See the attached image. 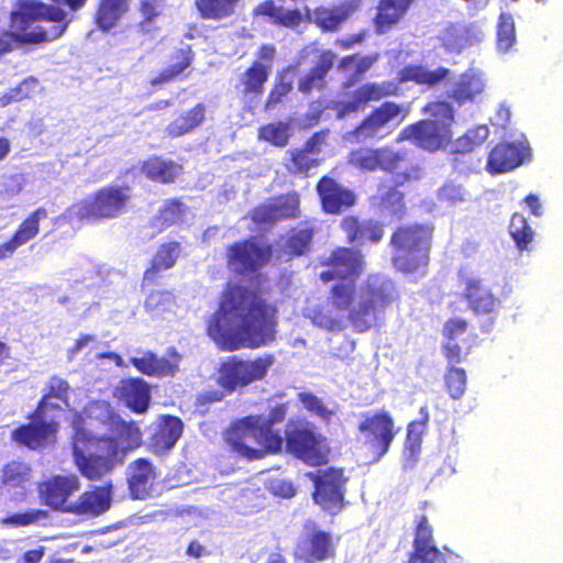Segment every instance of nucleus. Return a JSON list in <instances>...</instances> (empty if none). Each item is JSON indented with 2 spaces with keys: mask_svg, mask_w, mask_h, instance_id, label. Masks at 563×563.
<instances>
[{
  "mask_svg": "<svg viewBox=\"0 0 563 563\" xmlns=\"http://www.w3.org/2000/svg\"><path fill=\"white\" fill-rule=\"evenodd\" d=\"M322 283L334 282L327 295L328 306H316L309 318L311 322L329 332H341L349 323L357 333L375 327L380 314L399 300L395 282L379 273L369 274L357 286V279L366 268L361 250L351 246H336L320 263Z\"/></svg>",
  "mask_w": 563,
  "mask_h": 563,
  "instance_id": "nucleus-1",
  "label": "nucleus"
},
{
  "mask_svg": "<svg viewBox=\"0 0 563 563\" xmlns=\"http://www.w3.org/2000/svg\"><path fill=\"white\" fill-rule=\"evenodd\" d=\"M277 324L278 309L261 289L229 284L208 319L207 334L222 351L258 349L276 340Z\"/></svg>",
  "mask_w": 563,
  "mask_h": 563,
  "instance_id": "nucleus-2",
  "label": "nucleus"
},
{
  "mask_svg": "<svg viewBox=\"0 0 563 563\" xmlns=\"http://www.w3.org/2000/svg\"><path fill=\"white\" fill-rule=\"evenodd\" d=\"M109 429L113 433L95 434L76 426L71 437V454L78 472L89 481H99L122 464L126 454L143 443V432L134 420H124L109 405Z\"/></svg>",
  "mask_w": 563,
  "mask_h": 563,
  "instance_id": "nucleus-3",
  "label": "nucleus"
},
{
  "mask_svg": "<svg viewBox=\"0 0 563 563\" xmlns=\"http://www.w3.org/2000/svg\"><path fill=\"white\" fill-rule=\"evenodd\" d=\"M449 73V69L445 67L429 70L421 65H407L398 71L397 82L393 80L372 81L357 87L349 100L339 102L336 108L338 117L344 118L351 113L364 110L371 102L399 96L401 92L399 84L413 81L418 85L432 87L445 79Z\"/></svg>",
  "mask_w": 563,
  "mask_h": 563,
  "instance_id": "nucleus-4",
  "label": "nucleus"
},
{
  "mask_svg": "<svg viewBox=\"0 0 563 563\" xmlns=\"http://www.w3.org/2000/svg\"><path fill=\"white\" fill-rule=\"evenodd\" d=\"M434 225L413 222L398 225L391 233V263L404 274H426L430 263Z\"/></svg>",
  "mask_w": 563,
  "mask_h": 563,
  "instance_id": "nucleus-5",
  "label": "nucleus"
},
{
  "mask_svg": "<svg viewBox=\"0 0 563 563\" xmlns=\"http://www.w3.org/2000/svg\"><path fill=\"white\" fill-rule=\"evenodd\" d=\"M131 199L129 185H106L95 190L89 198L73 203L71 210L79 221L111 220L119 218L129 209Z\"/></svg>",
  "mask_w": 563,
  "mask_h": 563,
  "instance_id": "nucleus-6",
  "label": "nucleus"
},
{
  "mask_svg": "<svg viewBox=\"0 0 563 563\" xmlns=\"http://www.w3.org/2000/svg\"><path fill=\"white\" fill-rule=\"evenodd\" d=\"M273 363L272 354H264L254 360H243L238 355L228 356L219 364L217 383L227 394H232L239 388L264 379Z\"/></svg>",
  "mask_w": 563,
  "mask_h": 563,
  "instance_id": "nucleus-7",
  "label": "nucleus"
},
{
  "mask_svg": "<svg viewBox=\"0 0 563 563\" xmlns=\"http://www.w3.org/2000/svg\"><path fill=\"white\" fill-rule=\"evenodd\" d=\"M306 476L312 482V500L324 512L335 516L345 507V492L347 477L344 468L330 466L314 472H307Z\"/></svg>",
  "mask_w": 563,
  "mask_h": 563,
  "instance_id": "nucleus-8",
  "label": "nucleus"
},
{
  "mask_svg": "<svg viewBox=\"0 0 563 563\" xmlns=\"http://www.w3.org/2000/svg\"><path fill=\"white\" fill-rule=\"evenodd\" d=\"M408 114L409 106L386 100L373 108L350 135L358 143L383 139L394 126L400 125Z\"/></svg>",
  "mask_w": 563,
  "mask_h": 563,
  "instance_id": "nucleus-9",
  "label": "nucleus"
},
{
  "mask_svg": "<svg viewBox=\"0 0 563 563\" xmlns=\"http://www.w3.org/2000/svg\"><path fill=\"white\" fill-rule=\"evenodd\" d=\"M273 256V246L262 244L255 238L233 242L225 249L227 268L239 276L257 273L266 266Z\"/></svg>",
  "mask_w": 563,
  "mask_h": 563,
  "instance_id": "nucleus-10",
  "label": "nucleus"
},
{
  "mask_svg": "<svg viewBox=\"0 0 563 563\" xmlns=\"http://www.w3.org/2000/svg\"><path fill=\"white\" fill-rule=\"evenodd\" d=\"M357 430L364 435V444L374 462L387 454L398 433L393 416L384 409L365 413Z\"/></svg>",
  "mask_w": 563,
  "mask_h": 563,
  "instance_id": "nucleus-11",
  "label": "nucleus"
},
{
  "mask_svg": "<svg viewBox=\"0 0 563 563\" xmlns=\"http://www.w3.org/2000/svg\"><path fill=\"white\" fill-rule=\"evenodd\" d=\"M22 21L26 24L47 21L54 23L51 30H35L23 35L22 41L25 43H43L52 42L59 38L68 27L66 12L58 5L47 4L41 1H31L24 3L21 9Z\"/></svg>",
  "mask_w": 563,
  "mask_h": 563,
  "instance_id": "nucleus-12",
  "label": "nucleus"
},
{
  "mask_svg": "<svg viewBox=\"0 0 563 563\" xmlns=\"http://www.w3.org/2000/svg\"><path fill=\"white\" fill-rule=\"evenodd\" d=\"M329 129L313 132L301 146L286 151L283 166L295 177L308 178L323 162L321 153L328 144Z\"/></svg>",
  "mask_w": 563,
  "mask_h": 563,
  "instance_id": "nucleus-13",
  "label": "nucleus"
},
{
  "mask_svg": "<svg viewBox=\"0 0 563 563\" xmlns=\"http://www.w3.org/2000/svg\"><path fill=\"white\" fill-rule=\"evenodd\" d=\"M285 442L287 451L309 466H321L329 461L330 448L327 439L311 428H289L285 434Z\"/></svg>",
  "mask_w": 563,
  "mask_h": 563,
  "instance_id": "nucleus-14",
  "label": "nucleus"
},
{
  "mask_svg": "<svg viewBox=\"0 0 563 563\" xmlns=\"http://www.w3.org/2000/svg\"><path fill=\"white\" fill-rule=\"evenodd\" d=\"M336 555V541L331 532L320 529L312 520L303 525V534L294 549V556L302 563L332 560Z\"/></svg>",
  "mask_w": 563,
  "mask_h": 563,
  "instance_id": "nucleus-15",
  "label": "nucleus"
},
{
  "mask_svg": "<svg viewBox=\"0 0 563 563\" xmlns=\"http://www.w3.org/2000/svg\"><path fill=\"white\" fill-rule=\"evenodd\" d=\"M80 481L76 474L52 475L37 484V495L42 505L51 510L70 514L71 497L79 492Z\"/></svg>",
  "mask_w": 563,
  "mask_h": 563,
  "instance_id": "nucleus-16",
  "label": "nucleus"
},
{
  "mask_svg": "<svg viewBox=\"0 0 563 563\" xmlns=\"http://www.w3.org/2000/svg\"><path fill=\"white\" fill-rule=\"evenodd\" d=\"M316 192L320 207L327 214H341L357 203V194L330 175L318 179Z\"/></svg>",
  "mask_w": 563,
  "mask_h": 563,
  "instance_id": "nucleus-17",
  "label": "nucleus"
},
{
  "mask_svg": "<svg viewBox=\"0 0 563 563\" xmlns=\"http://www.w3.org/2000/svg\"><path fill=\"white\" fill-rule=\"evenodd\" d=\"M30 422L22 423L11 432V440L19 445L37 451L55 443L59 429L54 419L27 418Z\"/></svg>",
  "mask_w": 563,
  "mask_h": 563,
  "instance_id": "nucleus-18",
  "label": "nucleus"
},
{
  "mask_svg": "<svg viewBox=\"0 0 563 563\" xmlns=\"http://www.w3.org/2000/svg\"><path fill=\"white\" fill-rule=\"evenodd\" d=\"M400 140H407L418 147L435 152L451 142V129L444 128L437 121L419 120L407 125L400 133Z\"/></svg>",
  "mask_w": 563,
  "mask_h": 563,
  "instance_id": "nucleus-19",
  "label": "nucleus"
},
{
  "mask_svg": "<svg viewBox=\"0 0 563 563\" xmlns=\"http://www.w3.org/2000/svg\"><path fill=\"white\" fill-rule=\"evenodd\" d=\"M340 229L351 245L378 244L385 235V224L373 218L347 214L340 220Z\"/></svg>",
  "mask_w": 563,
  "mask_h": 563,
  "instance_id": "nucleus-20",
  "label": "nucleus"
},
{
  "mask_svg": "<svg viewBox=\"0 0 563 563\" xmlns=\"http://www.w3.org/2000/svg\"><path fill=\"white\" fill-rule=\"evenodd\" d=\"M253 422V416L244 417L231 423L223 433L229 450L250 461L263 457V451L254 446Z\"/></svg>",
  "mask_w": 563,
  "mask_h": 563,
  "instance_id": "nucleus-21",
  "label": "nucleus"
},
{
  "mask_svg": "<svg viewBox=\"0 0 563 563\" xmlns=\"http://www.w3.org/2000/svg\"><path fill=\"white\" fill-rule=\"evenodd\" d=\"M70 384L67 379L52 375L43 389L42 398L27 418H43L48 412H63L70 407Z\"/></svg>",
  "mask_w": 563,
  "mask_h": 563,
  "instance_id": "nucleus-22",
  "label": "nucleus"
},
{
  "mask_svg": "<svg viewBox=\"0 0 563 563\" xmlns=\"http://www.w3.org/2000/svg\"><path fill=\"white\" fill-rule=\"evenodd\" d=\"M445 563L444 554L434 543L433 529L426 515L416 521L412 551L405 563Z\"/></svg>",
  "mask_w": 563,
  "mask_h": 563,
  "instance_id": "nucleus-23",
  "label": "nucleus"
},
{
  "mask_svg": "<svg viewBox=\"0 0 563 563\" xmlns=\"http://www.w3.org/2000/svg\"><path fill=\"white\" fill-rule=\"evenodd\" d=\"M113 397L134 413H145L151 405V386L141 377L121 379L113 390Z\"/></svg>",
  "mask_w": 563,
  "mask_h": 563,
  "instance_id": "nucleus-24",
  "label": "nucleus"
},
{
  "mask_svg": "<svg viewBox=\"0 0 563 563\" xmlns=\"http://www.w3.org/2000/svg\"><path fill=\"white\" fill-rule=\"evenodd\" d=\"M463 298L468 309L476 316H488L490 319L497 313L500 300L492 289L479 278L465 279Z\"/></svg>",
  "mask_w": 563,
  "mask_h": 563,
  "instance_id": "nucleus-25",
  "label": "nucleus"
},
{
  "mask_svg": "<svg viewBox=\"0 0 563 563\" xmlns=\"http://www.w3.org/2000/svg\"><path fill=\"white\" fill-rule=\"evenodd\" d=\"M361 3L362 0H345L333 7H316L309 21L323 33L338 32L343 23L360 9Z\"/></svg>",
  "mask_w": 563,
  "mask_h": 563,
  "instance_id": "nucleus-26",
  "label": "nucleus"
},
{
  "mask_svg": "<svg viewBox=\"0 0 563 563\" xmlns=\"http://www.w3.org/2000/svg\"><path fill=\"white\" fill-rule=\"evenodd\" d=\"M113 484L111 481L103 485L93 486L81 493L69 508L71 515L97 517L111 507Z\"/></svg>",
  "mask_w": 563,
  "mask_h": 563,
  "instance_id": "nucleus-27",
  "label": "nucleus"
},
{
  "mask_svg": "<svg viewBox=\"0 0 563 563\" xmlns=\"http://www.w3.org/2000/svg\"><path fill=\"white\" fill-rule=\"evenodd\" d=\"M48 217L44 207L29 213L9 240L0 244V261L11 257L18 249L32 241L40 233V222Z\"/></svg>",
  "mask_w": 563,
  "mask_h": 563,
  "instance_id": "nucleus-28",
  "label": "nucleus"
},
{
  "mask_svg": "<svg viewBox=\"0 0 563 563\" xmlns=\"http://www.w3.org/2000/svg\"><path fill=\"white\" fill-rule=\"evenodd\" d=\"M157 473L153 463L139 457L129 465L128 488L132 499L144 500L153 495Z\"/></svg>",
  "mask_w": 563,
  "mask_h": 563,
  "instance_id": "nucleus-29",
  "label": "nucleus"
},
{
  "mask_svg": "<svg viewBox=\"0 0 563 563\" xmlns=\"http://www.w3.org/2000/svg\"><path fill=\"white\" fill-rule=\"evenodd\" d=\"M384 172L390 174L396 186H408L423 176V168L407 151L391 147Z\"/></svg>",
  "mask_w": 563,
  "mask_h": 563,
  "instance_id": "nucleus-30",
  "label": "nucleus"
},
{
  "mask_svg": "<svg viewBox=\"0 0 563 563\" xmlns=\"http://www.w3.org/2000/svg\"><path fill=\"white\" fill-rule=\"evenodd\" d=\"M529 156L528 148L518 143L501 142L488 154L486 169L492 175L503 174L520 166Z\"/></svg>",
  "mask_w": 563,
  "mask_h": 563,
  "instance_id": "nucleus-31",
  "label": "nucleus"
},
{
  "mask_svg": "<svg viewBox=\"0 0 563 563\" xmlns=\"http://www.w3.org/2000/svg\"><path fill=\"white\" fill-rule=\"evenodd\" d=\"M271 65L254 60L238 78L235 90L243 101L260 98L271 74Z\"/></svg>",
  "mask_w": 563,
  "mask_h": 563,
  "instance_id": "nucleus-32",
  "label": "nucleus"
},
{
  "mask_svg": "<svg viewBox=\"0 0 563 563\" xmlns=\"http://www.w3.org/2000/svg\"><path fill=\"white\" fill-rule=\"evenodd\" d=\"M285 416L284 406H278L273 412L272 419H263L253 416L254 428V444H258V450L263 451V456L266 452L277 453L282 450L284 439L278 431L274 430V421L283 420Z\"/></svg>",
  "mask_w": 563,
  "mask_h": 563,
  "instance_id": "nucleus-33",
  "label": "nucleus"
},
{
  "mask_svg": "<svg viewBox=\"0 0 563 563\" xmlns=\"http://www.w3.org/2000/svg\"><path fill=\"white\" fill-rule=\"evenodd\" d=\"M184 431V423L180 418L165 415L162 416L148 439L150 448L157 454H163L175 446Z\"/></svg>",
  "mask_w": 563,
  "mask_h": 563,
  "instance_id": "nucleus-34",
  "label": "nucleus"
},
{
  "mask_svg": "<svg viewBox=\"0 0 563 563\" xmlns=\"http://www.w3.org/2000/svg\"><path fill=\"white\" fill-rule=\"evenodd\" d=\"M181 253L183 246L178 241L161 243L143 273V284H152L159 277L162 272L172 269L177 264Z\"/></svg>",
  "mask_w": 563,
  "mask_h": 563,
  "instance_id": "nucleus-35",
  "label": "nucleus"
},
{
  "mask_svg": "<svg viewBox=\"0 0 563 563\" xmlns=\"http://www.w3.org/2000/svg\"><path fill=\"white\" fill-rule=\"evenodd\" d=\"M335 58L336 55L331 49L322 51L316 64L307 74L299 78L297 82L298 91L303 96H310L313 90H324L327 87V75L332 69Z\"/></svg>",
  "mask_w": 563,
  "mask_h": 563,
  "instance_id": "nucleus-36",
  "label": "nucleus"
},
{
  "mask_svg": "<svg viewBox=\"0 0 563 563\" xmlns=\"http://www.w3.org/2000/svg\"><path fill=\"white\" fill-rule=\"evenodd\" d=\"M415 0H378L373 25L376 34H386L407 14Z\"/></svg>",
  "mask_w": 563,
  "mask_h": 563,
  "instance_id": "nucleus-37",
  "label": "nucleus"
},
{
  "mask_svg": "<svg viewBox=\"0 0 563 563\" xmlns=\"http://www.w3.org/2000/svg\"><path fill=\"white\" fill-rule=\"evenodd\" d=\"M254 16H264L279 27L297 29L305 21L303 14L298 8L286 9L277 5L274 0H264L253 9Z\"/></svg>",
  "mask_w": 563,
  "mask_h": 563,
  "instance_id": "nucleus-38",
  "label": "nucleus"
},
{
  "mask_svg": "<svg viewBox=\"0 0 563 563\" xmlns=\"http://www.w3.org/2000/svg\"><path fill=\"white\" fill-rule=\"evenodd\" d=\"M140 172L154 183L167 185L181 175L183 166L161 155H151L141 163Z\"/></svg>",
  "mask_w": 563,
  "mask_h": 563,
  "instance_id": "nucleus-39",
  "label": "nucleus"
},
{
  "mask_svg": "<svg viewBox=\"0 0 563 563\" xmlns=\"http://www.w3.org/2000/svg\"><path fill=\"white\" fill-rule=\"evenodd\" d=\"M174 355L175 358L172 361L166 357H159L155 353L147 351L141 356L131 357L129 362L141 374L150 377L175 376L178 372L179 356L176 352Z\"/></svg>",
  "mask_w": 563,
  "mask_h": 563,
  "instance_id": "nucleus-40",
  "label": "nucleus"
},
{
  "mask_svg": "<svg viewBox=\"0 0 563 563\" xmlns=\"http://www.w3.org/2000/svg\"><path fill=\"white\" fill-rule=\"evenodd\" d=\"M391 146L358 147L350 152L347 163L362 170H384L388 161Z\"/></svg>",
  "mask_w": 563,
  "mask_h": 563,
  "instance_id": "nucleus-41",
  "label": "nucleus"
},
{
  "mask_svg": "<svg viewBox=\"0 0 563 563\" xmlns=\"http://www.w3.org/2000/svg\"><path fill=\"white\" fill-rule=\"evenodd\" d=\"M207 107L202 102L180 113L165 128V134L169 139H178L194 132L206 120Z\"/></svg>",
  "mask_w": 563,
  "mask_h": 563,
  "instance_id": "nucleus-42",
  "label": "nucleus"
},
{
  "mask_svg": "<svg viewBox=\"0 0 563 563\" xmlns=\"http://www.w3.org/2000/svg\"><path fill=\"white\" fill-rule=\"evenodd\" d=\"M316 232V221L305 220L300 222L298 227L288 232L283 252L289 258L303 255L309 250Z\"/></svg>",
  "mask_w": 563,
  "mask_h": 563,
  "instance_id": "nucleus-43",
  "label": "nucleus"
},
{
  "mask_svg": "<svg viewBox=\"0 0 563 563\" xmlns=\"http://www.w3.org/2000/svg\"><path fill=\"white\" fill-rule=\"evenodd\" d=\"M128 10V0H100L93 19L97 29L109 32L119 23Z\"/></svg>",
  "mask_w": 563,
  "mask_h": 563,
  "instance_id": "nucleus-44",
  "label": "nucleus"
},
{
  "mask_svg": "<svg viewBox=\"0 0 563 563\" xmlns=\"http://www.w3.org/2000/svg\"><path fill=\"white\" fill-rule=\"evenodd\" d=\"M194 57L195 54L189 46L176 49L169 57V65L151 79V85L161 86L175 80L191 65Z\"/></svg>",
  "mask_w": 563,
  "mask_h": 563,
  "instance_id": "nucleus-45",
  "label": "nucleus"
},
{
  "mask_svg": "<svg viewBox=\"0 0 563 563\" xmlns=\"http://www.w3.org/2000/svg\"><path fill=\"white\" fill-rule=\"evenodd\" d=\"M294 67L289 66L277 71L274 82L264 102L266 111L275 110L283 103L294 89Z\"/></svg>",
  "mask_w": 563,
  "mask_h": 563,
  "instance_id": "nucleus-46",
  "label": "nucleus"
},
{
  "mask_svg": "<svg viewBox=\"0 0 563 563\" xmlns=\"http://www.w3.org/2000/svg\"><path fill=\"white\" fill-rule=\"evenodd\" d=\"M32 466L23 460L7 462L1 468L0 484L10 488H21L32 478Z\"/></svg>",
  "mask_w": 563,
  "mask_h": 563,
  "instance_id": "nucleus-47",
  "label": "nucleus"
},
{
  "mask_svg": "<svg viewBox=\"0 0 563 563\" xmlns=\"http://www.w3.org/2000/svg\"><path fill=\"white\" fill-rule=\"evenodd\" d=\"M476 41L472 27L464 24H451L442 33L441 42L445 49L460 53Z\"/></svg>",
  "mask_w": 563,
  "mask_h": 563,
  "instance_id": "nucleus-48",
  "label": "nucleus"
},
{
  "mask_svg": "<svg viewBox=\"0 0 563 563\" xmlns=\"http://www.w3.org/2000/svg\"><path fill=\"white\" fill-rule=\"evenodd\" d=\"M380 54L378 52L368 55L360 56L358 54H351L343 56L339 62V69L347 71L353 68V73L349 79L350 84L360 81L364 75L379 60Z\"/></svg>",
  "mask_w": 563,
  "mask_h": 563,
  "instance_id": "nucleus-49",
  "label": "nucleus"
},
{
  "mask_svg": "<svg viewBox=\"0 0 563 563\" xmlns=\"http://www.w3.org/2000/svg\"><path fill=\"white\" fill-rule=\"evenodd\" d=\"M484 90L483 80L474 74H462L460 79L455 82L450 98L462 104L466 101H472L477 95Z\"/></svg>",
  "mask_w": 563,
  "mask_h": 563,
  "instance_id": "nucleus-50",
  "label": "nucleus"
},
{
  "mask_svg": "<svg viewBox=\"0 0 563 563\" xmlns=\"http://www.w3.org/2000/svg\"><path fill=\"white\" fill-rule=\"evenodd\" d=\"M240 0H195L196 9L206 20H222L231 16Z\"/></svg>",
  "mask_w": 563,
  "mask_h": 563,
  "instance_id": "nucleus-51",
  "label": "nucleus"
},
{
  "mask_svg": "<svg viewBox=\"0 0 563 563\" xmlns=\"http://www.w3.org/2000/svg\"><path fill=\"white\" fill-rule=\"evenodd\" d=\"M419 415V419L412 420L407 424L405 448L410 452L411 455L418 454L421 449L422 437L426 433L430 419L429 408L427 405L420 407Z\"/></svg>",
  "mask_w": 563,
  "mask_h": 563,
  "instance_id": "nucleus-52",
  "label": "nucleus"
},
{
  "mask_svg": "<svg viewBox=\"0 0 563 563\" xmlns=\"http://www.w3.org/2000/svg\"><path fill=\"white\" fill-rule=\"evenodd\" d=\"M290 136V124L285 121H273L258 128L257 139L275 147H285L289 143Z\"/></svg>",
  "mask_w": 563,
  "mask_h": 563,
  "instance_id": "nucleus-53",
  "label": "nucleus"
},
{
  "mask_svg": "<svg viewBox=\"0 0 563 563\" xmlns=\"http://www.w3.org/2000/svg\"><path fill=\"white\" fill-rule=\"evenodd\" d=\"M272 201L278 221L297 219L300 217V195L296 190L280 194Z\"/></svg>",
  "mask_w": 563,
  "mask_h": 563,
  "instance_id": "nucleus-54",
  "label": "nucleus"
},
{
  "mask_svg": "<svg viewBox=\"0 0 563 563\" xmlns=\"http://www.w3.org/2000/svg\"><path fill=\"white\" fill-rule=\"evenodd\" d=\"M400 186L393 184L391 186L379 188V207L387 210L393 217L402 219L406 214L405 196L398 190Z\"/></svg>",
  "mask_w": 563,
  "mask_h": 563,
  "instance_id": "nucleus-55",
  "label": "nucleus"
},
{
  "mask_svg": "<svg viewBox=\"0 0 563 563\" xmlns=\"http://www.w3.org/2000/svg\"><path fill=\"white\" fill-rule=\"evenodd\" d=\"M509 234L512 238L517 249L520 251L528 250L534 238V231L532 230L528 220L523 214L519 212H515L511 216L509 223Z\"/></svg>",
  "mask_w": 563,
  "mask_h": 563,
  "instance_id": "nucleus-56",
  "label": "nucleus"
},
{
  "mask_svg": "<svg viewBox=\"0 0 563 563\" xmlns=\"http://www.w3.org/2000/svg\"><path fill=\"white\" fill-rule=\"evenodd\" d=\"M516 43L515 21L510 13L499 14L496 26V48L500 53H507Z\"/></svg>",
  "mask_w": 563,
  "mask_h": 563,
  "instance_id": "nucleus-57",
  "label": "nucleus"
},
{
  "mask_svg": "<svg viewBox=\"0 0 563 563\" xmlns=\"http://www.w3.org/2000/svg\"><path fill=\"white\" fill-rule=\"evenodd\" d=\"M467 375L464 368L450 366L444 374V388L452 399H460L466 391Z\"/></svg>",
  "mask_w": 563,
  "mask_h": 563,
  "instance_id": "nucleus-58",
  "label": "nucleus"
},
{
  "mask_svg": "<svg viewBox=\"0 0 563 563\" xmlns=\"http://www.w3.org/2000/svg\"><path fill=\"white\" fill-rule=\"evenodd\" d=\"M47 518L48 511L45 509H29L23 512L10 514L1 518L0 522L4 526L27 527Z\"/></svg>",
  "mask_w": 563,
  "mask_h": 563,
  "instance_id": "nucleus-59",
  "label": "nucleus"
},
{
  "mask_svg": "<svg viewBox=\"0 0 563 563\" xmlns=\"http://www.w3.org/2000/svg\"><path fill=\"white\" fill-rule=\"evenodd\" d=\"M186 212V206L179 198H172L164 202L159 209V220L166 227H170L183 220Z\"/></svg>",
  "mask_w": 563,
  "mask_h": 563,
  "instance_id": "nucleus-60",
  "label": "nucleus"
},
{
  "mask_svg": "<svg viewBox=\"0 0 563 563\" xmlns=\"http://www.w3.org/2000/svg\"><path fill=\"white\" fill-rule=\"evenodd\" d=\"M432 118L430 121H437L444 128L451 129L454 121V113L452 106L446 101H432L429 102L424 109Z\"/></svg>",
  "mask_w": 563,
  "mask_h": 563,
  "instance_id": "nucleus-61",
  "label": "nucleus"
},
{
  "mask_svg": "<svg viewBox=\"0 0 563 563\" xmlns=\"http://www.w3.org/2000/svg\"><path fill=\"white\" fill-rule=\"evenodd\" d=\"M298 400L311 413L318 416L323 421H330L334 411L329 409L321 398L312 393L301 391L298 394Z\"/></svg>",
  "mask_w": 563,
  "mask_h": 563,
  "instance_id": "nucleus-62",
  "label": "nucleus"
},
{
  "mask_svg": "<svg viewBox=\"0 0 563 563\" xmlns=\"http://www.w3.org/2000/svg\"><path fill=\"white\" fill-rule=\"evenodd\" d=\"M175 295L170 290H154L145 299V308L148 311H164L174 302Z\"/></svg>",
  "mask_w": 563,
  "mask_h": 563,
  "instance_id": "nucleus-63",
  "label": "nucleus"
},
{
  "mask_svg": "<svg viewBox=\"0 0 563 563\" xmlns=\"http://www.w3.org/2000/svg\"><path fill=\"white\" fill-rule=\"evenodd\" d=\"M438 199L448 205L462 202L464 200L463 188L461 185L446 183L439 189Z\"/></svg>",
  "mask_w": 563,
  "mask_h": 563,
  "instance_id": "nucleus-64",
  "label": "nucleus"
}]
</instances>
